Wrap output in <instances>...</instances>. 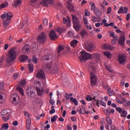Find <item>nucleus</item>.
<instances>
[{"mask_svg": "<svg viewBox=\"0 0 130 130\" xmlns=\"http://www.w3.org/2000/svg\"><path fill=\"white\" fill-rule=\"evenodd\" d=\"M42 59L43 60H48V63L46 64V66H43V68L45 71L48 73H50L51 74H54L57 72V67H53L52 65L53 62H54V57L52 54H49L48 55H45L43 56Z\"/></svg>", "mask_w": 130, "mask_h": 130, "instance_id": "nucleus-1", "label": "nucleus"}, {"mask_svg": "<svg viewBox=\"0 0 130 130\" xmlns=\"http://www.w3.org/2000/svg\"><path fill=\"white\" fill-rule=\"evenodd\" d=\"M1 18L4 19L3 24L4 27H7L11 23V20L13 18V13L10 12H5L4 14L1 15Z\"/></svg>", "mask_w": 130, "mask_h": 130, "instance_id": "nucleus-2", "label": "nucleus"}, {"mask_svg": "<svg viewBox=\"0 0 130 130\" xmlns=\"http://www.w3.org/2000/svg\"><path fill=\"white\" fill-rule=\"evenodd\" d=\"M95 63L93 62H90L89 64L88 71L90 73V82H97L98 78L94 74L95 72Z\"/></svg>", "mask_w": 130, "mask_h": 130, "instance_id": "nucleus-3", "label": "nucleus"}, {"mask_svg": "<svg viewBox=\"0 0 130 130\" xmlns=\"http://www.w3.org/2000/svg\"><path fill=\"white\" fill-rule=\"evenodd\" d=\"M17 58V52L14 48H11L8 53V58L7 59V63L10 66L12 64V62Z\"/></svg>", "mask_w": 130, "mask_h": 130, "instance_id": "nucleus-4", "label": "nucleus"}, {"mask_svg": "<svg viewBox=\"0 0 130 130\" xmlns=\"http://www.w3.org/2000/svg\"><path fill=\"white\" fill-rule=\"evenodd\" d=\"M73 24L75 31H79L81 29V24L79 21V18L76 15H72Z\"/></svg>", "mask_w": 130, "mask_h": 130, "instance_id": "nucleus-5", "label": "nucleus"}, {"mask_svg": "<svg viewBox=\"0 0 130 130\" xmlns=\"http://www.w3.org/2000/svg\"><path fill=\"white\" fill-rule=\"evenodd\" d=\"M81 53L82 54L80 56V61H86L88 59H91L92 58V54L86 52V51H81Z\"/></svg>", "mask_w": 130, "mask_h": 130, "instance_id": "nucleus-6", "label": "nucleus"}, {"mask_svg": "<svg viewBox=\"0 0 130 130\" xmlns=\"http://www.w3.org/2000/svg\"><path fill=\"white\" fill-rule=\"evenodd\" d=\"M35 85H37L36 90L38 95L41 96H43L44 94V89H43V87L41 86L40 82H35Z\"/></svg>", "mask_w": 130, "mask_h": 130, "instance_id": "nucleus-7", "label": "nucleus"}, {"mask_svg": "<svg viewBox=\"0 0 130 130\" xmlns=\"http://www.w3.org/2000/svg\"><path fill=\"white\" fill-rule=\"evenodd\" d=\"M36 93L35 86H28L26 88V94L28 97H32Z\"/></svg>", "mask_w": 130, "mask_h": 130, "instance_id": "nucleus-8", "label": "nucleus"}, {"mask_svg": "<svg viewBox=\"0 0 130 130\" xmlns=\"http://www.w3.org/2000/svg\"><path fill=\"white\" fill-rule=\"evenodd\" d=\"M46 41V34L41 32L37 38V41L39 43H44Z\"/></svg>", "mask_w": 130, "mask_h": 130, "instance_id": "nucleus-9", "label": "nucleus"}, {"mask_svg": "<svg viewBox=\"0 0 130 130\" xmlns=\"http://www.w3.org/2000/svg\"><path fill=\"white\" fill-rule=\"evenodd\" d=\"M37 77L41 79V80H45V73L43 70H41L38 72L36 74Z\"/></svg>", "mask_w": 130, "mask_h": 130, "instance_id": "nucleus-10", "label": "nucleus"}, {"mask_svg": "<svg viewBox=\"0 0 130 130\" xmlns=\"http://www.w3.org/2000/svg\"><path fill=\"white\" fill-rule=\"evenodd\" d=\"M118 59L120 64H123L126 61V56H125V55H119L118 56Z\"/></svg>", "mask_w": 130, "mask_h": 130, "instance_id": "nucleus-11", "label": "nucleus"}, {"mask_svg": "<svg viewBox=\"0 0 130 130\" xmlns=\"http://www.w3.org/2000/svg\"><path fill=\"white\" fill-rule=\"evenodd\" d=\"M30 48L31 46L30 45L26 44L23 47L22 51L24 54H28L30 52Z\"/></svg>", "mask_w": 130, "mask_h": 130, "instance_id": "nucleus-12", "label": "nucleus"}, {"mask_svg": "<svg viewBox=\"0 0 130 130\" xmlns=\"http://www.w3.org/2000/svg\"><path fill=\"white\" fill-rule=\"evenodd\" d=\"M49 38L51 40H55V39H57L58 37L57 35L55 34V31L52 30L50 31L49 34Z\"/></svg>", "mask_w": 130, "mask_h": 130, "instance_id": "nucleus-13", "label": "nucleus"}, {"mask_svg": "<svg viewBox=\"0 0 130 130\" xmlns=\"http://www.w3.org/2000/svg\"><path fill=\"white\" fill-rule=\"evenodd\" d=\"M1 115L2 116H11V110L9 109H6L2 110L1 112Z\"/></svg>", "mask_w": 130, "mask_h": 130, "instance_id": "nucleus-14", "label": "nucleus"}, {"mask_svg": "<svg viewBox=\"0 0 130 130\" xmlns=\"http://www.w3.org/2000/svg\"><path fill=\"white\" fill-rule=\"evenodd\" d=\"M124 32L122 33V35L119 38L118 43L120 45H123L124 44V42H125V37H124Z\"/></svg>", "mask_w": 130, "mask_h": 130, "instance_id": "nucleus-15", "label": "nucleus"}, {"mask_svg": "<svg viewBox=\"0 0 130 130\" xmlns=\"http://www.w3.org/2000/svg\"><path fill=\"white\" fill-rule=\"evenodd\" d=\"M104 49H107V50H114V47L112 46L111 45H108L107 44H105L103 46Z\"/></svg>", "mask_w": 130, "mask_h": 130, "instance_id": "nucleus-16", "label": "nucleus"}, {"mask_svg": "<svg viewBox=\"0 0 130 130\" xmlns=\"http://www.w3.org/2000/svg\"><path fill=\"white\" fill-rule=\"evenodd\" d=\"M110 114H114V109H111V108L109 107L106 110V115L109 116Z\"/></svg>", "mask_w": 130, "mask_h": 130, "instance_id": "nucleus-17", "label": "nucleus"}, {"mask_svg": "<svg viewBox=\"0 0 130 130\" xmlns=\"http://www.w3.org/2000/svg\"><path fill=\"white\" fill-rule=\"evenodd\" d=\"M85 49L87 50V51L91 52L92 50H93V45L92 44H88L87 45H85Z\"/></svg>", "mask_w": 130, "mask_h": 130, "instance_id": "nucleus-18", "label": "nucleus"}, {"mask_svg": "<svg viewBox=\"0 0 130 130\" xmlns=\"http://www.w3.org/2000/svg\"><path fill=\"white\" fill-rule=\"evenodd\" d=\"M31 126V120L29 118L26 119V129L28 130H33V128H30Z\"/></svg>", "mask_w": 130, "mask_h": 130, "instance_id": "nucleus-19", "label": "nucleus"}, {"mask_svg": "<svg viewBox=\"0 0 130 130\" xmlns=\"http://www.w3.org/2000/svg\"><path fill=\"white\" fill-rule=\"evenodd\" d=\"M117 40H118V36H114V37H113L111 41L112 44H113V45H115V44H116V42H117Z\"/></svg>", "mask_w": 130, "mask_h": 130, "instance_id": "nucleus-20", "label": "nucleus"}, {"mask_svg": "<svg viewBox=\"0 0 130 130\" xmlns=\"http://www.w3.org/2000/svg\"><path fill=\"white\" fill-rule=\"evenodd\" d=\"M104 54L107 56V58H108L109 59H110L111 56H112V54L109 51L104 52Z\"/></svg>", "mask_w": 130, "mask_h": 130, "instance_id": "nucleus-21", "label": "nucleus"}, {"mask_svg": "<svg viewBox=\"0 0 130 130\" xmlns=\"http://www.w3.org/2000/svg\"><path fill=\"white\" fill-rule=\"evenodd\" d=\"M27 59H28V56L27 55H22L19 57V60H20V61H25V60H27Z\"/></svg>", "mask_w": 130, "mask_h": 130, "instance_id": "nucleus-22", "label": "nucleus"}, {"mask_svg": "<svg viewBox=\"0 0 130 130\" xmlns=\"http://www.w3.org/2000/svg\"><path fill=\"white\" fill-rule=\"evenodd\" d=\"M93 12L95 14V15L97 16V17H100L101 16V12H100V10H99V9L98 8H95Z\"/></svg>", "mask_w": 130, "mask_h": 130, "instance_id": "nucleus-23", "label": "nucleus"}, {"mask_svg": "<svg viewBox=\"0 0 130 130\" xmlns=\"http://www.w3.org/2000/svg\"><path fill=\"white\" fill-rule=\"evenodd\" d=\"M16 90H17V91H18V92H19V93H20V94L22 96H24V89H23V88H22V87H21L20 86H19L18 85L16 87Z\"/></svg>", "mask_w": 130, "mask_h": 130, "instance_id": "nucleus-24", "label": "nucleus"}, {"mask_svg": "<svg viewBox=\"0 0 130 130\" xmlns=\"http://www.w3.org/2000/svg\"><path fill=\"white\" fill-rule=\"evenodd\" d=\"M40 5L42 6V7H45L46 8H47V7H48V5H47V2H46V0H42L40 2Z\"/></svg>", "mask_w": 130, "mask_h": 130, "instance_id": "nucleus-25", "label": "nucleus"}, {"mask_svg": "<svg viewBox=\"0 0 130 130\" xmlns=\"http://www.w3.org/2000/svg\"><path fill=\"white\" fill-rule=\"evenodd\" d=\"M22 4V0H15L14 5L16 7H20Z\"/></svg>", "mask_w": 130, "mask_h": 130, "instance_id": "nucleus-26", "label": "nucleus"}, {"mask_svg": "<svg viewBox=\"0 0 130 130\" xmlns=\"http://www.w3.org/2000/svg\"><path fill=\"white\" fill-rule=\"evenodd\" d=\"M78 43V41L76 40H73L72 41H71L70 44L72 47H75V46H77V44Z\"/></svg>", "mask_w": 130, "mask_h": 130, "instance_id": "nucleus-27", "label": "nucleus"}, {"mask_svg": "<svg viewBox=\"0 0 130 130\" xmlns=\"http://www.w3.org/2000/svg\"><path fill=\"white\" fill-rule=\"evenodd\" d=\"M4 97H5L4 93L0 94V104H2L5 102V99H4Z\"/></svg>", "mask_w": 130, "mask_h": 130, "instance_id": "nucleus-28", "label": "nucleus"}, {"mask_svg": "<svg viewBox=\"0 0 130 130\" xmlns=\"http://www.w3.org/2000/svg\"><path fill=\"white\" fill-rule=\"evenodd\" d=\"M93 100L92 102V103L93 105H96V106H98L99 107V100H95V96L93 98Z\"/></svg>", "mask_w": 130, "mask_h": 130, "instance_id": "nucleus-29", "label": "nucleus"}, {"mask_svg": "<svg viewBox=\"0 0 130 130\" xmlns=\"http://www.w3.org/2000/svg\"><path fill=\"white\" fill-rule=\"evenodd\" d=\"M70 101H71V102H73L76 106H78V101H77L76 98L74 99L73 97L71 98Z\"/></svg>", "mask_w": 130, "mask_h": 130, "instance_id": "nucleus-30", "label": "nucleus"}, {"mask_svg": "<svg viewBox=\"0 0 130 130\" xmlns=\"http://www.w3.org/2000/svg\"><path fill=\"white\" fill-rule=\"evenodd\" d=\"M57 118H58V117L56 115H54L53 117H52L51 119V122H52V123H53L54 121H56Z\"/></svg>", "mask_w": 130, "mask_h": 130, "instance_id": "nucleus-31", "label": "nucleus"}, {"mask_svg": "<svg viewBox=\"0 0 130 130\" xmlns=\"http://www.w3.org/2000/svg\"><path fill=\"white\" fill-rule=\"evenodd\" d=\"M122 109H123V110L122 111L121 116V117H126V115H127V112H126L124 109L123 108Z\"/></svg>", "mask_w": 130, "mask_h": 130, "instance_id": "nucleus-32", "label": "nucleus"}, {"mask_svg": "<svg viewBox=\"0 0 130 130\" xmlns=\"http://www.w3.org/2000/svg\"><path fill=\"white\" fill-rule=\"evenodd\" d=\"M26 84L27 83L26 82H20L18 84V86H19V87H23V88H25V87H26Z\"/></svg>", "mask_w": 130, "mask_h": 130, "instance_id": "nucleus-33", "label": "nucleus"}, {"mask_svg": "<svg viewBox=\"0 0 130 130\" xmlns=\"http://www.w3.org/2000/svg\"><path fill=\"white\" fill-rule=\"evenodd\" d=\"M107 122L108 124H112V120L110 118V117L108 116L106 118Z\"/></svg>", "mask_w": 130, "mask_h": 130, "instance_id": "nucleus-34", "label": "nucleus"}, {"mask_svg": "<svg viewBox=\"0 0 130 130\" xmlns=\"http://www.w3.org/2000/svg\"><path fill=\"white\" fill-rule=\"evenodd\" d=\"M64 49V47L63 46L59 45L57 49L58 53H60V51H61L62 50H63Z\"/></svg>", "mask_w": 130, "mask_h": 130, "instance_id": "nucleus-35", "label": "nucleus"}, {"mask_svg": "<svg viewBox=\"0 0 130 130\" xmlns=\"http://www.w3.org/2000/svg\"><path fill=\"white\" fill-rule=\"evenodd\" d=\"M68 9L69 10H70L71 12H74V5L71 4H68Z\"/></svg>", "mask_w": 130, "mask_h": 130, "instance_id": "nucleus-36", "label": "nucleus"}, {"mask_svg": "<svg viewBox=\"0 0 130 130\" xmlns=\"http://www.w3.org/2000/svg\"><path fill=\"white\" fill-rule=\"evenodd\" d=\"M105 68L108 71L110 72V73H113V70L110 67V66H105Z\"/></svg>", "mask_w": 130, "mask_h": 130, "instance_id": "nucleus-37", "label": "nucleus"}, {"mask_svg": "<svg viewBox=\"0 0 130 130\" xmlns=\"http://www.w3.org/2000/svg\"><path fill=\"white\" fill-rule=\"evenodd\" d=\"M87 34V31L85 30H83L80 32V35L82 38L85 37V36Z\"/></svg>", "mask_w": 130, "mask_h": 130, "instance_id": "nucleus-38", "label": "nucleus"}, {"mask_svg": "<svg viewBox=\"0 0 130 130\" xmlns=\"http://www.w3.org/2000/svg\"><path fill=\"white\" fill-rule=\"evenodd\" d=\"M107 92L108 94L109 95V96H113V91L111 90V88H108L107 90Z\"/></svg>", "mask_w": 130, "mask_h": 130, "instance_id": "nucleus-39", "label": "nucleus"}, {"mask_svg": "<svg viewBox=\"0 0 130 130\" xmlns=\"http://www.w3.org/2000/svg\"><path fill=\"white\" fill-rule=\"evenodd\" d=\"M77 111H78V112H80V113L81 114H85L86 110H83V109H82L81 108H78Z\"/></svg>", "mask_w": 130, "mask_h": 130, "instance_id": "nucleus-40", "label": "nucleus"}, {"mask_svg": "<svg viewBox=\"0 0 130 130\" xmlns=\"http://www.w3.org/2000/svg\"><path fill=\"white\" fill-rule=\"evenodd\" d=\"M32 58V62H34V63H36L38 60V59L37 58V57H36V55H34Z\"/></svg>", "mask_w": 130, "mask_h": 130, "instance_id": "nucleus-41", "label": "nucleus"}, {"mask_svg": "<svg viewBox=\"0 0 130 130\" xmlns=\"http://www.w3.org/2000/svg\"><path fill=\"white\" fill-rule=\"evenodd\" d=\"M103 88H105V89H109L110 87H109V85H108V84L106 82L103 83Z\"/></svg>", "mask_w": 130, "mask_h": 130, "instance_id": "nucleus-42", "label": "nucleus"}, {"mask_svg": "<svg viewBox=\"0 0 130 130\" xmlns=\"http://www.w3.org/2000/svg\"><path fill=\"white\" fill-rule=\"evenodd\" d=\"M28 69L29 70V72L32 73L33 71H34V69L33 68V64H28Z\"/></svg>", "mask_w": 130, "mask_h": 130, "instance_id": "nucleus-43", "label": "nucleus"}, {"mask_svg": "<svg viewBox=\"0 0 130 130\" xmlns=\"http://www.w3.org/2000/svg\"><path fill=\"white\" fill-rule=\"evenodd\" d=\"M118 14H123L124 13V10H123V7L121 6L119 10L118 11Z\"/></svg>", "mask_w": 130, "mask_h": 130, "instance_id": "nucleus-44", "label": "nucleus"}, {"mask_svg": "<svg viewBox=\"0 0 130 130\" xmlns=\"http://www.w3.org/2000/svg\"><path fill=\"white\" fill-rule=\"evenodd\" d=\"M116 111L119 112V113H120V114H121V113H122V112L123 111V110H122V109L120 107H116Z\"/></svg>", "mask_w": 130, "mask_h": 130, "instance_id": "nucleus-45", "label": "nucleus"}, {"mask_svg": "<svg viewBox=\"0 0 130 130\" xmlns=\"http://www.w3.org/2000/svg\"><path fill=\"white\" fill-rule=\"evenodd\" d=\"M10 118H11V116H7V117H2V119H3V120L4 121H8L9 120V119H10Z\"/></svg>", "mask_w": 130, "mask_h": 130, "instance_id": "nucleus-46", "label": "nucleus"}, {"mask_svg": "<svg viewBox=\"0 0 130 130\" xmlns=\"http://www.w3.org/2000/svg\"><path fill=\"white\" fill-rule=\"evenodd\" d=\"M90 85L91 87H95V86H98V83L97 82H91Z\"/></svg>", "mask_w": 130, "mask_h": 130, "instance_id": "nucleus-47", "label": "nucleus"}, {"mask_svg": "<svg viewBox=\"0 0 130 130\" xmlns=\"http://www.w3.org/2000/svg\"><path fill=\"white\" fill-rule=\"evenodd\" d=\"M8 6H9V4L8 3H6L5 4L3 3L1 5V8L2 9L4 8H7Z\"/></svg>", "mask_w": 130, "mask_h": 130, "instance_id": "nucleus-48", "label": "nucleus"}, {"mask_svg": "<svg viewBox=\"0 0 130 130\" xmlns=\"http://www.w3.org/2000/svg\"><path fill=\"white\" fill-rule=\"evenodd\" d=\"M43 24L44 26H47V24H48V20H47V18H45L44 20H43Z\"/></svg>", "mask_w": 130, "mask_h": 130, "instance_id": "nucleus-49", "label": "nucleus"}, {"mask_svg": "<svg viewBox=\"0 0 130 130\" xmlns=\"http://www.w3.org/2000/svg\"><path fill=\"white\" fill-rule=\"evenodd\" d=\"M2 127L5 129V130H7L8 128H9V124L8 123H6L3 124V125L2 126Z\"/></svg>", "mask_w": 130, "mask_h": 130, "instance_id": "nucleus-50", "label": "nucleus"}, {"mask_svg": "<svg viewBox=\"0 0 130 130\" xmlns=\"http://www.w3.org/2000/svg\"><path fill=\"white\" fill-rule=\"evenodd\" d=\"M19 77V73H15L13 74V79L16 80V79Z\"/></svg>", "mask_w": 130, "mask_h": 130, "instance_id": "nucleus-51", "label": "nucleus"}, {"mask_svg": "<svg viewBox=\"0 0 130 130\" xmlns=\"http://www.w3.org/2000/svg\"><path fill=\"white\" fill-rule=\"evenodd\" d=\"M95 9H96V6L94 3H93L91 6L90 10L91 11H93L95 10Z\"/></svg>", "mask_w": 130, "mask_h": 130, "instance_id": "nucleus-52", "label": "nucleus"}, {"mask_svg": "<svg viewBox=\"0 0 130 130\" xmlns=\"http://www.w3.org/2000/svg\"><path fill=\"white\" fill-rule=\"evenodd\" d=\"M92 22L93 23H96V22H98V18L95 17V16H93L92 17Z\"/></svg>", "mask_w": 130, "mask_h": 130, "instance_id": "nucleus-53", "label": "nucleus"}, {"mask_svg": "<svg viewBox=\"0 0 130 130\" xmlns=\"http://www.w3.org/2000/svg\"><path fill=\"white\" fill-rule=\"evenodd\" d=\"M99 103H100V104L101 105H102V106H104V107H106V104H105V103H104V102H103L102 101H100L99 102Z\"/></svg>", "mask_w": 130, "mask_h": 130, "instance_id": "nucleus-54", "label": "nucleus"}, {"mask_svg": "<svg viewBox=\"0 0 130 130\" xmlns=\"http://www.w3.org/2000/svg\"><path fill=\"white\" fill-rule=\"evenodd\" d=\"M68 35L69 37H73L74 36V33L72 31H69L68 32Z\"/></svg>", "mask_w": 130, "mask_h": 130, "instance_id": "nucleus-55", "label": "nucleus"}, {"mask_svg": "<svg viewBox=\"0 0 130 130\" xmlns=\"http://www.w3.org/2000/svg\"><path fill=\"white\" fill-rule=\"evenodd\" d=\"M46 3L49 5H52L53 4V0H46Z\"/></svg>", "mask_w": 130, "mask_h": 130, "instance_id": "nucleus-56", "label": "nucleus"}, {"mask_svg": "<svg viewBox=\"0 0 130 130\" xmlns=\"http://www.w3.org/2000/svg\"><path fill=\"white\" fill-rule=\"evenodd\" d=\"M109 34H110V37H114V32L113 31H109Z\"/></svg>", "mask_w": 130, "mask_h": 130, "instance_id": "nucleus-57", "label": "nucleus"}, {"mask_svg": "<svg viewBox=\"0 0 130 130\" xmlns=\"http://www.w3.org/2000/svg\"><path fill=\"white\" fill-rule=\"evenodd\" d=\"M83 22L85 25H87L88 24V20L87 19V18H83Z\"/></svg>", "mask_w": 130, "mask_h": 130, "instance_id": "nucleus-58", "label": "nucleus"}, {"mask_svg": "<svg viewBox=\"0 0 130 130\" xmlns=\"http://www.w3.org/2000/svg\"><path fill=\"white\" fill-rule=\"evenodd\" d=\"M116 100L117 102L118 103H119V104H123V102H122V101L119 100V99L116 98Z\"/></svg>", "mask_w": 130, "mask_h": 130, "instance_id": "nucleus-59", "label": "nucleus"}, {"mask_svg": "<svg viewBox=\"0 0 130 130\" xmlns=\"http://www.w3.org/2000/svg\"><path fill=\"white\" fill-rule=\"evenodd\" d=\"M86 100L88 101H92V97L90 95H87L86 97Z\"/></svg>", "mask_w": 130, "mask_h": 130, "instance_id": "nucleus-60", "label": "nucleus"}, {"mask_svg": "<svg viewBox=\"0 0 130 130\" xmlns=\"http://www.w3.org/2000/svg\"><path fill=\"white\" fill-rule=\"evenodd\" d=\"M117 130V128L114 125L111 126V128L110 130Z\"/></svg>", "mask_w": 130, "mask_h": 130, "instance_id": "nucleus-61", "label": "nucleus"}, {"mask_svg": "<svg viewBox=\"0 0 130 130\" xmlns=\"http://www.w3.org/2000/svg\"><path fill=\"white\" fill-rule=\"evenodd\" d=\"M55 113V109H51L49 111L50 114H53V113Z\"/></svg>", "mask_w": 130, "mask_h": 130, "instance_id": "nucleus-62", "label": "nucleus"}, {"mask_svg": "<svg viewBox=\"0 0 130 130\" xmlns=\"http://www.w3.org/2000/svg\"><path fill=\"white\" fill-rule=\"evenodd\" d=\"M111 13V7H108L107 11V14H110Z\"/></svg>", "mask_w": 130, "mask_h": 130, "instance_id": "nucleus-63", "label": "nucleus"}, {"mask_svg": "<svg viewBox=\"0 0 130 130\" xmlns=\"http://www.w3.org/2000/svg\"><path fill=\"white\" fill-rule=\"evenodd\" d=\"M129 19H130V14L128 13L126 15V21H129Z\"/></svg>", "mask_w": 130, "mask_h": 130, "instance_id": "nucleus-64", "label": "nucleus"}]
</instances>
